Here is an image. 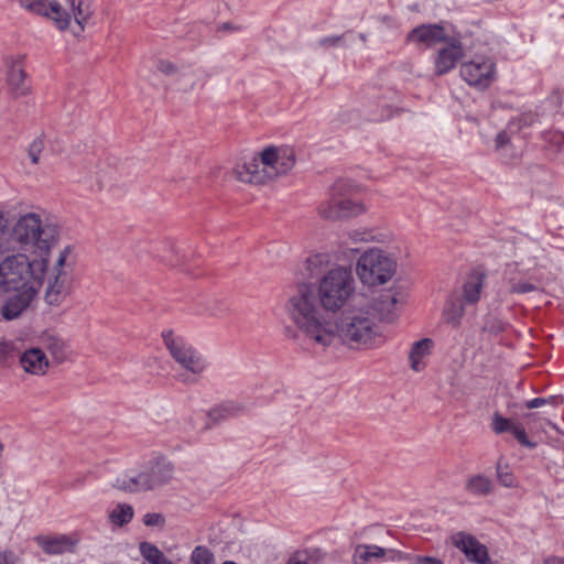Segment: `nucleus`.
Masks as SVG:
<instances>
[{
    "label": "nucleus",
    "mask_w": 564,
    "mask_h": 564,
    "mask_svg": "<svg viewBox=\"0 0 564 564\" xmlns=\"http://www.w3.org/2000/svg\"><path fill=\"white\" fill-rule=\"evenodd\" d=\"M285 310L303 337L322 349L339 344L370 347L381 338L380 327L369 311H345L336 319L324 316L311 285L306 283L297 286Z\"/></svg>",
    "instance_id": "1"
},
{
    "label": "nucleus",
    "mask_w": 564,
    "mask_h": 564,
    "mask_svg": "<svg viewBox=\"0 0 564 564\" xmlns=\"http://www.w3.org/2000/svg\"><path fill=\"white\" fill-rule=\"evenodd\" d=\"M58 237L57 225L43 221L36 213H26L18 218L11 229L0 227V253L30 250L34 258L45 259L48 263L51 250Z\"/></svg>",
    "instance_id": "2"
},
{
    "label": "nucleus",
    "mask_w": 564,
    "mask_h": 564,
    "mask_svg": "<svg viewBox=\"0 0 564 564\" xmlns=\"http://www.w3.org/2000/svg\"><path fill=\"white\" fill-rule=\"evenodd\" d=\"M48 263L45 259H30L25 253L8 254L0 261V292L25 288L41 289Z\"/></svg>",
    "instance_id": "3"
},
{
    "label": "nucleus",
    "mask_w": 564,
    "mask_h": 564,
    "mask_svg": "<svg viewBox=\"0 0 564 564\" xmlns=\"http://www.w3.org/2000/svg\"><path fill=\"white\" fill-rule=\"evenodd\" d=\"M295 163L294 151L290 148H265L259 156H252L235 169L237 178L243 183L261 184L267 178L290 171Z\"/></svg>",
    "instance_id": "4"
},
{
    "label": "nucleus",
    "mask_w": 564,
    "mask_h": 564,
    "mask_svg": "<svg viewBox=\"0 0 564 564\" xmlns=\"http://www.w3.org/2000/svg\"><path fill=\"white\" fill-rule=\"evenodd\" d=\"M355 292V279L349 268L328 270L318 281L317 297L326 312L341 310Z\"/></svg>",
    "instance_id": "5"
},
{
    "label": "nucleus",
    "mask_w": 564,
    "mask_h": 564,
    "mask_svg": "<svg viewBox=\"0 0 564 564\" xmlns=\"http://www.w3.org/2000/svg\"><path fill=\"white\" fill-rule=\"evenodd\" d=\"M397 263L381 249L364 252L356 264V272L361 283L376 286L387 283L395 273Z\"/></svg>",
    "instance_id": "6"
},
{
    "label": "nucleus",
    "mask_w": 564,
    "mask_h": 564,
    "mask_svg": "<svg viewBox=\"0 0 564 564\" xmlns=\"http://www.w3.org/2000/svg\"><path fill=\"white\" fill-rule=\"evenodd\" d=\"M162 338L166 349L182 368L195 376L208 368L207 359L184 337L174 335L173 330H164Z\"/></svg>",
    "instance_id": "7"
},
{
    "label": "nucleus",
    "mask_w": 564,
    "mask_h": 564,
    "mask_svg": "<svg viewBox=\"0 0 564 564\" xmlns=\"http://www.w3.org/2000/svg\"><path fill=\"white\" fill-rule=\"evenodd\" d=\"M459 75L469 86L485 90L496 80V61L488 55H475L460 64Z\"/></svg>",
    "instance_id": "8"
},
{
    "label": "nucleus",
    "mask_w": 564,
    "mask_h": 564,
    "mask_svg": "<svg viewBox=\"0 0 564 564\" xmlns=\"http://www.w3.org/2000/svg\"><path fill=\"white\" fill-rule=\"evenodd\" d=\"M345 187L343 181L335 183L333 187V196L326 206L321 208V215L327 219H339L358 216L365 210V206L360 202H356L345 196H337V192Z\"/></svg>",
    "instance_id": "9"
},
{
    "label": "nucleus",
    "mask_w": 564,
    "mask_h": 564,
    "mask_svg": "<svg viewBox=\"0 0 564 564\" xmlns=\"http://www.w3.org/2000/svg\"><path fill=\"white\" fill-rule=\"evenodd\" d=\"M445 45L436 51L433 56L434 74L443 76L452 72L464 56V46L455 37H448Z\"/></svg>",
    "instance_id": "10"
},
{
    "label": "nucleus",
    "mask_w": 564,
    "mask_h": 564,
    "mask_svg": "<svg viewBox=\"0 0 564 564\" xmlns=\"http://www.w3.org/2000/svg\"><path fill=\"white\" fill-rule=\"evenodd\" d=\"M41 289L25 288L22 290H12V295L8 296L1 306V316L6 321H14L26 312L35 301Z\"/></svg>",
    "instance_id": "11"
},
{
    "label": "nucleus",
    "mask_w": 564,
    "mask_h": 564,
    "mask_svg": "<svg viewBox=\"0 0 564 564\" xmlns=\"http://www.w3.org/2000/svg\"><path fill=\"white\" fill-rule=\"evenodd\" d=\"M20 3L30 12L44 15L53 20L59 30H65L70 24V14L63 10L56 0H20Z\"/></svg>",
    "instance_id": "12"
},
{
    "label": "nucleus",
    "mask_w": 564,
    "mask_h": 564,
    "mask_svg": "<svg viewBox=\"0 0 564 564\" xmlns=\"http://www.w3.org/2000/svg\"><path fill=\"white\" fill-rule=\"evenodd\" d=\"M447 39L445 29L438 23L421 24L406 35V41L420 48L434 47L440 43L447 42Z\"/></svg>",
    "instance_id": "13"
},
{
    "label": "nucleus",
    "mask_w": 564,
    "mask_h": 564,
    "mask_svg": "<svg viewBox=\"0 0 564 564\" xmlns=\"http://www.w3.org/2000/svg\"><path fill=\"white\" fill-rule=\"evenodd\" d=\"M140 470L151 481V490H154L172 479L174 466L166 458L155 455L145 460Z\"/></svg>",
    "instance_id": "14"
},
{
    "label": "nucleus",
    "mask_w": 564,
    "mask_h": 564,
    "mask_svg": "<svg viewBox=\"0 0 564 564\" xmlns=\"http://www.w3.org/2000/svg\"><path fill=\"white\" fill-rule=\"evenodd\" d=\"M452 539L454 545L459 549L469 561L477 564H487L489 562L487 547L473 535L458 532L454 534Z\"/></svg>",
    "instance_id": "15"
},
{
    "label": "nucleus",
    "mask_w": 564,
    "mask_h": 564,
    "mask_svg": "<svg viewBox=\"0 0 564 564\" xmlns=\"http://www.w3.org/2000/svg\"><path fill=\"white\" fill-rule=\"evenodd\" d=\"M72 288V276L69 270H62L54 273L53 279H50L48 286L45 292V302L48 305L58 306L63 303L69 294Z\"/></svg>",
    "instance_id": "16"
},
{
    "label": "nucleus",
    "mask_w": 564,
    "mask_h": 564,
    "mask_svg": "<svg viewBox=\"0 0 564 564\" xmlns=\"http://www.w3.org/2000/svg\"><path fill=\"white\" fill-rule=\"evenodd\" d=\"M35 541L43 552L48 555L73 553L78 543V540L67 534L39 535Z\"/></svg>",
    "instance_id": "17"
},
{
    "label": "nucleus",
    "mask_w": 564,
    "mask_h": 564,
    "mask_svg": "<svg viewBox=\"0 0 564 564\" xmlns=\"http://www.w3.org/2000/svg\"><path fill=\"white\" fill-rule=\"evenodd\" d=\"M247 410L245 403L237 400H227L215 406H213L208 413L207 417L209 422L206 424L207 429H210L213 425L220 423L221 421L239 416L243 414Z\"/></svg>",
    "instance_id": "18"
},
{
    "label": "nucleus",
    "mask_w": 564,
    "mask_h": 564,
    "mask_svg": "<svg viewBox=\"0 0 564 564\" xmlns=\"http://www.w3.org/2000/svg\"><path fill=\"white\" fill-rule=\"evenodd\" d=\"M19 360L25 372L35 376L45 375L50 367L45 352L40 348L26 349L21 354Z\"/></svg>",
    "instance_id": "19"
},
{
    "label": "nucleus",
    "mask_w": 564,
    "mask_h": 564,
    "mask_svg": "<svg viewBox=\"0 0 564 564\" xmlns=\"http://www.w3.org/2000/svg\"><path fill=\"white\" fill-rule=\"evenodd\" d=\"M7 82L13 97L24 96L29 93L30 86L21 59L12 62L9 66Z\"/></svg>",
    "instance_id": "20"
},
{
    "label": "nucleus",
    "mask_w": 564,
    "mask_h": 564,
    "mask_svg": "<svg viewBox=\"0 0 564 564\" xmlns=\"http://www.w3.org/2000/svg\"><path fill=\"white\" fill-rule=\"evenodd\" d=\"M116 487L127 492H141L151 490V481L145 479V474L129 470L116 479Z\"/></svg>",
    "instance_id": "21"
},
{
    "label": "nucleus",
    "mask_w": 564,
    "mask_h": 564,
    "mask_svg": "<svg viewBox=\"0 0 564 564\" xmlns=\"http://www.w3.org/2000/svg\"><path fill=\"white\" fill-rule=\"evenodd\" d=\"M486 274L480 270L473 271L463 285V302L475 304L479 301L485 284Z\"/></svg>",
    "instance_id": "22"
},
{
    "label": "nucleus",
    "mask_w": 564,
    "mask_h": 564,
    "mask_svg": "<svg viewBox=\"0 0 564 564\" xmlns=\"http://www.w3.org/2000/svg\"><path fill=\"white\" fill-rule=\"evenodd\" d=\"M391 554L390 558H394V550H386L376 544H359L355 549L354 561L356 564H367L383 558L387 554Z\"/></svg>",
    "instance_id": "23"
},
{
    "label": "nucleus",
    "mask_w": 564,
    "mask_h": 564,
    "mask_svg": "<svg viewBox=\"0 0 564 564\" xmlns=\"http://www.w3.org/2000/svg\"><path fill=\"white\" fill-rule=\"evenodd\" d=\"M465 314L464 302L459 295L451 294L443 308V319L453 327H458Z\"/></svg>",
    "instance_id": "24"
},
{
    "label": "nucleus",
    "mask_w": 564,
    "mask_h": 564,
    "mask_svg": "<svg viewBox=\"0 0 564 564\" xmlns=\"http://www.w3.org/2000/svg\"><path fill=\"white\" fill-rule=\"evenodd\" d=\"M400 299L397 294L387 292L380 295L375 308L379 312L381 319L392 322L397 317Z\"/></svg>",
    "instance_id": "25"
},
{
    "label": "nucleus",
    "mask_w": 564,
    "mask_h": 564,
    "mask_svg": "<svg viewBox=\"0 0 564 564\" xmlns=\"http://www.w3.org/2000/svg\"><path fill=\"white\" fill-rule=\"evenodd\" d=\"M492 480L482 475L477 474L470 476L465 484V489L473 496L486 497L492 492Z\"/></svg>",
    "instance_id": "26"
},
{
    "label": "nucleus",
    "mask_w": 564,
    "mask_h": 564,
    "mask_svg": "<svg viewBox=\"0 0 564 564\" xmlns=\"http://www.w3.org/2000/svg\"><path fill=\"white\" fill-rule=\"evenodd\" d=\"M433 346V341L430 338H424L415 341L410 351L411 368L414 371H421L424 367L422 362L423 358L427 356Z\"/></svg>",
    "instance_id": "27"
},
{
    "label": "nucleus",
    "mask_w": 564,
    "mask_h": 564,
    "mask_svg": "<svg viewBox=\"0 0 564 564\" xmlns=\"http://www.w3.org/2000/svg\"><path fill=\"white\" fill-rule=\"evenodd\" d=\"M506 281L508 290L512 294H527L539 290L536 281L532 278L524 279L520 275H511Z\"/></svg>",
    "instance_id": "28"
},
{
    "label": "nucleus",
    "mask_w": 564,
    "mask_h": 564,
    "mask_svg": "<svg viewBox=\"0 0 564 564\" xmlns=\"http://www.w3.org/2000/svg\"><path fill=\"white\" fill-rule=\"evenodd\" d=\"M134 516L133 507L129 503H118L109 511V522L115 527H123L128 524Z\"/></svg>",
    "instance_id": "29"
},
{
    "label": "nucleus",
    "mask_w": 564,
    "mask_h": 564,
    "mask_svg": "<svg viewBox=\"0 0 564 564\" xmlns=\"http://www.w3.org/2000/svg\"><path fill=\"white\" fill-rule=\"evenodd\" d=\"M67 3L72 9L75 22L80 29H84V24L91 15L89 0H67Z\"/></svg>",
    "instance_id": "30"
},
{
    "label": "nucleus",
    "mask_w": 564,
    "mask_h": 564,
    "mask_svg": "<svg viewBox=\"0 0 564 564\" xmlns=\"http://www.w3.org/2000/svg\"><path fill=\"white\" fill-rule=\"evenodd\" d=\"M45 346L56 361L62 362L67 358L68 347L62 338L47 336L45 338Z\"/></svg>",
    "instance_id": "31"
},
{
    "label": "nucleus",
    "mask_w": 564,
    "mask_h": 564,
    "mask_svg": "<svg viewBox=\"0 0 564 564\" xmlns=\"http://www.w3.org/2000/svg\"><path fill=\"white\" fill-rule=\"evenodd\" d=\"M19 354L20 350L14 340L6 338L0 339V367L11 365Z\"/></svg>",
    "instance_id": "32"
},
{
    "label": "nucleus",
    "mask_w": 564,
    "mask_h": 564,
    "mask_svg": "<svg viewBox=\"0 0 564 564\" xmlns=\"http://www.w3.org/2000/svg\"><path fill=\"white\" fill-rule=\"evenodd\" d=\"M496 475L501 486L506 488H513L517 486V478L513 475L510 465L502 458H499L496 464Z\"/></svg>",
    "instance_id": "33"
},
{
    "label": "nucleus",
    "mask_w": 564,
    "mask_h": 564,
    "mask_svg": "<svg viewBox=\"0 0 564 564\" xmlns=\"http://www.w3.org/2000/svg\"><path fill=\"white\" fill-rule=\"evenodd\" d=\"M139 551L149 564H160V561L165 557L164 553L150 542H141L139 544Z\"/></svg>",
    "instance_id": "34"
},
{
    "label": "nucleus",
    "mask_w": 564,
    "mask_h": 564,
    "mask_svg": "<svg viewBox=\"0 0 564 564\" xmlns=\"http://www.w3.org/2000/svg\"><path fill=\"white\" fill-rule=\"evenodd\" d=\"M188 564H215V557L206 546L198 545L192 551Z\"/></svg>",
    "instance_id": "35"
},
{
    "label": "nucleus",
    "mask_w": 564,
    "mask_h": 564,
    "mask_svg": "<svg viewBox=\"0 0 564 564\" xmlns=\"http://www.w3.org/2000/svg\"><path fill=\"white\" fill-rule=\"evenodd\" d=\"M351 34V31H347L340 35L324 36L317 41V45L322 48L346 46V42Z\"/></svg>",
    "instance_id": "36"
},
{
    "label": "nucleus",
    "mask_w": 564,
    "mask_h": 564,
    "mask_svg": "<svg viewBox=\"0 0 564 564\" xmlns=\"http://www.w3.org/2000/svg\"><path fill=\"white\" fill-rule=\"evenodd\" d=\"M514 424L516 423H513L510 419H507L496 412L492 416L491 429L496 434H502L506 432H511Z\"/></svg>",
    "instance_id": "37"
},
{
    "label": "nucleus",
    "mask_w": 564,
    "mask_h": 564,
    "mask_svg": "<svg viewBox=\"0 0 564 564\" xmlns=\"http://www.w3.org/2000/svg\"><path fill=\"white\" fill-rule=\"evenodd\" d=\"M514 438L527 448H535L536 443L529 440L527 432L522 424L516 423L511 430Z\"/></svg>",
    "instance_id": "38"
},
{
    "label": "nucleus",
    "mask_w": 564,
    "mask_h": 564,
    "mask_svg": "<svg viewBox=\"0 0 564 564\" xmlns=\"http://www.w3.org/2000/svg\"><path fill=\"white\" fill-rule=\"evenodd\" d=\"M44 150V140L39 137L34 139L29 145L28 154L32 162V164H37L40 162L41 153Z\"/></svg>",
    "instance_id": "39"
},
{
    "label": "nucleus",
    "mask_w": 564,
    "mask_h": 564,
    "mask_svg": "<svg viewBox=\"0 0 564 564\" xmlns=\"http://www.w3.org/2000/svg\"><path fill=\"white\" fill-rule=\"evenodd\" d=\"M329 262V256L327 253H315L306 259L307 269L311 274L315 269L322 268Z\"/></svg>",
    "instance_id": "40"
},
{
    "label": "nucleus",
    "mask_w": 564,
    "mask_h": 564,
    "mask_svg": "<svg viewBox=\"0 0 564 564\" xmlns=\"http://www.w3.org/2000/svg\"><path fill=\"white\" fill-rule=\"evenodd\" d=\"M348 236L352 242H369L375 240L372 230L366 228L354 229L348 232Z\"/></svg>",
    "instance_id": "41"
},
{
    "label": "nucleus",
    "mask_w": 564,
    "mask_h": 564,
    "mask_svg": "<svg viewBox=\"0 0 564 564\" xmlns=\"http://www.w3.org/2000/svg\"><path fill=\"white\" fill-rule=\"evenodd\" d=\"M556 405L557 404V397L555 395H550L547 398H542V397H539V398H534V399H531L529 401L525 402V408L527 409H538V408H541V406H544V405Z\"/></svg>",
    "instance_id": "42"
},
{
    "label": "nucleus",
    "mask_w": 564,
    "mask_h": 564,
    "mask_svg": "<svg viewBox=\"0 0 564 564\" xmlns=\"http://www.w3.org/2000/svg\"><path fill=\"white\" fill-rule=\"evenodd\" d=\"M143 523L147 527L163 528L165 525V517L159 512H148L143 516Z\"/></svg>",
    "instance_id": "43"
},
{
    "label": "nucleus",
    "mask_w": 564,
    "mask_h": 564,
    "mask_svg": "<svg viewBox=\"0 0 564 564\" xmlns=\"http://www.w3.org/2000/svg\"><path fill=\"white\" fill-rule=\"evenodd\" d=\"M158 69L166 75H173L176 72V66L170 61L160 59L156 65Z\"/></svg>",
    "instance_id": "44"
},
{
    "label": "nucleus",
    "mask_w": 564,
    "mask_h": 564,
    "mask_svg": "<svg viewBox=\"0 0 564 564\" xmlns=\"http://www.w3.org/2000/svg\"><path fill=\"white\" fill-rule=\"evenodd\" d=\"M0 564H21L18 556L11 551L0 552Z\"/></svg>",
    "instance_id": "45"
},
{
    "label": "nucleus",
    "mask_w": 564,
    "mask_h": 564,
    "mask_svg": "<svg viewBox=\"0 0 564 564\" xmlns=\"http://www.w3.org/2000/svg\"><path fill=\"white\" fill-rule=\"evenodd\" d=\"M509 142H510V137L506 131H500L495 139L497 149H500V148L507 145Z\"/></svg>",
    "instance_id": "46"
},
{
    "label": "nucleus",
    "mask_w": 564,
    "mask_h": 564,
    "mask_svg": "<svg viewBox=\"0 0 564 564\" xmlns=\"http://www.w3.org/2000/svg\"><path fill=\"white\" fill-rule=\"evenodd\" d=\"M62 270H69V265L66 263V259H64L63 257H59L57 258L56 260V264L54 267V273H57Z\"/></svg>",
    "instance_id": "47"
},
{
    "label": "nucleus",
    "mask_w": 564,
    "mask_h": 564,
    "mask_svg": "<svg viewBox=\"0 0 564 564\" xmlns=\"http://www.w3.org/2000/svg\"><path fill=\"white\" fill-rule=\"evenodd\" d=\"M415 564H442L441 561L432 557L420 558Z\"/></svg>",
    "instance_id": "48"
},
{
    "label": "nucleus",
    "mask_w": 564,
    "mask_h": 564,
    "mask_svg": "<svg viewBox=\"0 0 564 564\" xmlns=\"http://www.w3.org/2000/svg\"><path fill=\"white\" fill-rule=\"evenodd\" d=\"M72 253V247L70 246H66L61 252H59V257H63L64 259L67 260L68 256Z\"/></svg>",
    "instance_id": "49"
},
{
    "label": "nucleus",
    "mask_w": 564,
    "mask_h": 564,
    "mask_svg": "<svg viewBox=\"0 0 564 564\" xmlns=\"http://www.w3.org/2000/svg\"><path fill=\"white\" fill-rule=\"evenodd\" d=\"M181 381L184 383H194L195 382V380L191 379L189 377L182 378Z\"/></svg>",
    "instance_id": "50"
},
{
    "label": "nucleus",
    "mask_w": 564,
    "mask_h": 564,
    "mask_svg": "<svg viewBox=\"0 0 564 564\" xmlns=\"http://www.w3.org/2000/svg\"><path fill=\"white\" fill-rule=\"evenodd\" d=\"M289 564H307L306 562H302V561H295V562H290Z\"/></svg>",
    "instance_id": "51"
},
{
    "label": "nucleus",
    "mask_w": 564,
    "mask_h": 564,
    "mask_svg": "<svg viewBox=\"0 0 564 564\" xmlns=\"http://www.w3.org/2000/svg\"><path fill=\"white\" fill-rule=\"evenodd\" d=\"M360 37H361V40H364V41L366 40V37H365V35H364V34H360Z\"/></svg>",
    "instance_id": "52"
},
{
    "label": "nucleus",
    "mask_w": 564,
    "mask_h": 564,
    "mask_svg": "<svg viewBox=\"0 0 564 564\" xmlns=\"http://www.w3.org/2000/svg\"><path fill=\"white\" fill-rule=\"evenodd\" d=\"M558 564H564V562H560Z\"/></svg>",
    "instance_id": "53"
}]
</instances>
